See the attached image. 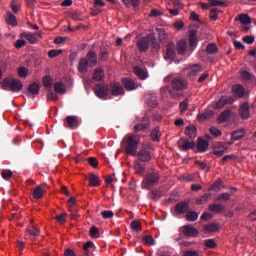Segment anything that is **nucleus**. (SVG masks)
I'll return each instance as SVG.
<instances>
[{
  "label": "nucleus",
  "instance_id": "1",
  "mask_svg": "<svg viewBox=\"0 0 256 256\" xmlns=\"http://www.w3.org/2000/svg\"><path fill=\"white\" fill-rule=\"evenodd\" d=\"M97 66V53L93 50L88 51L86 57L80 58L78 62V72L85 75L90 69Z\"/></svg>",
  "mask_w": 256,
  "mask_h": 256
},
{
  "label": "nucleus",
  "instance_id": "2",
  "mask_svg": "<svg viewBox=\"0 0 256 256\" xmlns=\"http://www.w3.org/2000/svg\"><path fill=\"white\" fill-rule=\"evenodd\" d=\"M189 87V82L182 77H175L171 81L170 96L172 99L181 97V91H185Z\"/></svg>",
  "mask_w": 256,
  "mask_h": 256
},
{
  "label": "nucleus",
  "instance_id": "3",
  "mask_svg": "<svg viewBox=\"0 0 256 256\" xmlns=\"http://www.w3.org/2000/svg\"><path fill=\"white\" fill-rule=\"evenodd\" d=\"M0 87L3 91H11L12 93H19L23 91V82L17 78H4L0 82Z\"/></svg>",
  "mask_w": 256,
  "mask_h": 256
},
{
  "label": "nucleus",
  "instance_id": "4",
  "mask_svg": "<svg viewBox=\"0 0 256 256\" xmlns=\"http://www.w3.org/2000/svg\"><path fill=\"white\" fill-rule=\"evenodd\" d=\"M123 141L125 143V151L127 155H132L135 157L137 155V149L139 147V136L135 134H127Z\"/></svg>",
  "mask_w": 256,
  "mask_h": 256
},
{
  "label": "nucleus",
  "instance_id": "5",
  "mask_svg": "<svg viewBox=\"0 0 256 256\" xmlns=\"http://www.w3.org/2000/svg\"><path fill=\"white\" fill-rule=\"evenodd\" d=\"M160 179L161 174H159V171L151 170L145 175L142 181V189H151V187H155V185L159 184Z\"/></svg>",
  "mask_w": 256,
  "mask_h": 256
},
{
  "label": "nucleus",
  "instance_id": "6",
  "mask_svg": "<svg viewBox=\"0 0 256 256\" xmlns=\"http://www.w3.org/2000/svg\"><path fill=\"white\" fill-rule=\"evenodd\" d=\"M175 57H177V46L175 45V42H168L164 59L165 61H175Z\"/></svg>",
  "mask_w": 256,
  "mask_h": 256
},
{
  "label": "nucleus",
  "instance_id": "7",
  "mask_svg": "<svg viewBox=\"0 0 256 256\" xmlns=\"http://www.w3.org/2000/svg\"><path fill=\"white\" fill-rule=\"evenodd\" d=\"M94 93L98 99H107V97H109V85L96 84L94 87Z\"/></svg>",
  "mask_w": 256,
  "mask_h": 256
},
{
  "label": "nucleus",
  "instance_id": "8",
  "mask_svg": "<svg viewBox=\"0 0 256 256\" xmlns=\"http://www.w3.org/2000/svg\"><path fill=\"white\" fill-rule=\"evenodd\" d=\"M108 89L113 97H121L125 95V88L119 82H111Z\"/></svg>",
  "mask_w": 256,
  "mask_h": 256
},
{
  "label": "nucleus",
  "instance_id": "9",
  "mask_svg": "<svg viewBox=\"0 0 256 256\" xmlns=\"http://www.w3.org/2000/svg\"><path fill=\"white\" fill-rule=\"evenodd\" d=\"M180 233L184 235V237L195 238L199 236V230L193 227L192 225H184L180 227Z\"/></svg>",
  "mask_w": 256,
  "mask_h": 256
},
{
  "label": "nucleus",
  "instance_id": "10",
  "mask_svg": "<svg viewBox=\"0 0 256 256\" xmlns=\"http://www.w3.org/2000/svg\"><path fill=\"white\" fill-rule=\"evenodd\" d=\"M151 120L148 115H145L141 118L140 122L134 126L135 133H139V131H145V129H149V125Z\"/></svg>",
  "mask_w": 256,
  "mask_h": 256
},
{
  "label": "nucleus",
  "instance_id": "11",
  "mask_svg": "<svg viewBox=\"0 0 256 256\" xmlns=\"http://www.w3.org/2000/svg\"><path fill=\"white\" fill-rule=\"evenodd\" d=\"M178 145L181 151H189V149H195L196 147V144L193 141H189V139L185 137L180 138Z\"/></svg>",
  "mask_w": 256,
  "mask_h": 256
},
{
  "label": "nucleus",
  "instance_id": "12",
  "mask_svg": "<svg viewBox=\"0 0 256 256\" xmlns=\"http://www.w3.org/2000/svg\"><path fill=\"white\" fill-rule=\"evenodd\" d=\"M213 149V155H216L217 157H223L229 147L223 142H217L216 144H214Z\"/></svg>",
  "mask_w": 256,
  "mask_h": 256
},
{
  "label": "nucleus",
  "instance_id": "13",
  "mask_svg": "<svg viewBox=\"0 0 256 256\" xmlns=\"http://www.w3.org/2000/svg\"><path fill=\"white\" fill-rule=\"evenodd\" d=\"M137 49L141 53H147L149 51V36L142 37L137 41Z\"/></svg>",
  "mask_w": 256,
  "mask_h": 256
},
{
  "label": "nucleus",
  "instance_id": "14",
  "mask_svg": "<svg viewBox=\"0 0 256 256\" xmlns=\"http://www.w3.org/2000/svg\"><path fill=\"white\" fill-rule=\"evenodd\" d=\"M64 127L77 129V127H79V118H77V116H67L66 121L64 122Z\"/></svg>",
  "mask_w": 256,
  "mask_h": 256
},
{
  "label": "nucleus",
  "instance_id": "15",
  "mask_svg": "<svg viewBox=\"0 0 256 256\" xmlns=\"http://www.w3.org/2000/svg\"><path fill=\"white\" fill-rule=\"evenodd\" d=\"M136 155L142 163H149L151 161V152H149L146 148H142Z\"/></svg>",
  "mask_w": 256,
  "mask_h": 256
},
{
  "label": "nucleus",
  "instance_id": "16",
  "mask_svg": "<svg viewBox=\"0 0 256 256\" xmlns=\"http://www.w3.org/2000/svg\"><path fill=\"white\" fill-rule=\"evenodd\" d=\"M133 73L140 79L141 81H145L149 77V73L147 69H143L139 66H133Z\"/></svg>",
  "mask_w": 256,
  "mask_h": 256
},
{
  "label": "nucleus",
  "instance_id": "17",
  "mask_svg": "<svg viewBox=\"0 0 256 256\" xmlns=\"http://www.w3.org/2000/svg\"><path fill=\"white\" fill-rule=\"evenodd\" d=\"M122 84L124 85L126 91H135V89L139 87L137 83L133 81V79L127 77L122 78Z\"/></svg>",
  "mask_w": 256,
  "mask_h": 256
},
{
  "label": "nucleus",
  "instance_id": "18",
  "mask_svg": "<svg viewBox=\"0 0 256 256\" xmlns=\"http://www.w3.org/2000/svg\"><path fill=\"white\" fill-rule=\"evenodd\" d=\"M196 149L198 153H205L209 149V142L203 138L197 139Z\"/></svg>",
  "mask_w": 256,
  "mask_h": 256
},
{
  "label": "nucleus",
  "instance_id": "19",
  "mask_svg": "<svg viewBox=\"0 0 256 256\" xmlns=\"http://www.w3.org/2000/svg\"><path fill=\"white\" fill-rule=\"evenodd\" d=\"M233 191H237V188H232L231 193H221L219 194L214 201L218 202V203H227V201H229L231 199V195H233Z\"/></svg>",
  "mask_w": 256,
  "mask_h": 256
},
{
  "label": "nucleus",
  "instance_id": "20",
  "mask_svg": "<svg viewBox=\"0 0 256 256\" xmlns=\"http://www.w3.org/2000/svg\"><path fill=\"white\" fill-rule=\"evenodd\" d=\"M176 51L178 55H181V56L185 55V53H187V40L180 39L177 42Z\"/></svg>",
  "mask_w": 256,
  "mask_h": 256
},
{
  "label": "nucleus",
  "instance_id": "21",
  "mask_svg": "<svg viewBox=\"0 0 256 256\" xmlns=\"http://www.w3.org/2000/svg\"><path fill=\"white\" fill-rule=\"evenodd\" d=\"M232 93L236 99H241L245 95V88L241 84H236L232 86Z\"/></svg>",
  "mask_w": 256,
  "mask_h": 256
},
{
  "label": "nucleus",
  "instance_id": "22",
  "mask_svg": "<svg viewBox=\"0 0 256 256\" xmlns=\"http://www.w3.org/2000/svg\"><path fill=\"white\" fill-rule=\"evenodd\" d=\"M175 211L178 215H183L189 211V202H180L176 204Z\"/></svg>",
  "mask_w": 256,
  "mask_h": 256
},
{
  "label": "nucleus",
  "instance_id": "23",
  "mask_svg": "<svg viewBox=\"0 0 256 256\" xmlns=\"http://www.w3.org/2000/svg\"><path fill=\"white\" fill-rule=\"evenodd\" d=\"M239 115L243 119H249L251 113L249 111V103H243L239 108Z\"/></svg>",
  "mask_w": 256,
  "mask_h": 256
},
{
  "label": "nucleus",
  "instance_id": "24",
  "mask_svg": "<svg viewBox=\"0 0 256 256\" xmlns=\"http://www.w3.org/2000/svg\"><path fill=\"white\" fill-rule=\"evenodd\" d=\"M187 71L189 77H195V75H199V73L203 71V67L199 64H194L190 66V68H188Z\"/></svg>",
  "mask_w": 256,
  "mask_h": 256
},
{
  "label": "nucleus",
  "instance_id": "25",
  "mask_svg": "<svg viewBox=\"0 0 256 256\" xmlns=\"http://www.w3.org/2000/svg\"><path fill=\"white\" fill-rule=\"evenodd\" d=\"M93 81H103L105 79V71L103 68H96L92 74Z\"/></svg>",
  "mask_w": 256,
  "mask_h": 256
},
{
  "label": "nucleus",
  "instance_id": "26",
  "mask_svg": "<svg viewBox=\"0 0 256 256\" xmlns=\"http://www.w3.org/2000/svg\"><path fill=\"white\" fill-rule=\"evenodd\" d=\"M189 47H191L192 49H195V47H197V31L196 30H191L189 32Z\"/></svg>",
  "mask_w": 256,
  "mask_h": 256
},
{
  "label": "nucleus",
  "instance_id": "27",
  "mask_svg": "<svg viewBox=\"0 0 256 256\" xmlns=\"http://www.w3.org/2000/svg\"><path fill=\"white\" fill-rule=\"evenodd\" d=\"M90 187H99L101 185V178L94 173H91L88 178Z\"/></svg>",
  "mask_w": 256,
  "mask_h": 256
},
{
  "label": "nucleus",
  "instance_id": "28",
  "mask_svg": "<svg viewBox=\"0 0 256 256\" xmlns=\"http://www.w3.org/2000/svg\"><path fill=\"white\" fill-rule=\"evenodd\" d=\"M43 193H45V189H43V185H38L34 188L32 192L33 199H42Z\"/></svg>",
  "mask_w": 256,
  "mask_h": 256
},
{
  "label": "nucleus",
  "instance_id": "29",
  "mask_svg": "<svg viewBox=\"0 0 256 256\" xmlns=\"http://www.w3.org/2000/svg\"><path fill=\"white\" fill-rule=\"evenodd\" d=\"M209 211H211V213H223V211H225V206H223V204H210L208 207Z\"/></svg>",
  "mask_w": 256,
  "mask_h": 256
},
{
  "label": "nucleus",
  "instance_id": "30",
  "mask_svg": "<svg viewBox=\"0 0 256 256\" xmlns=\"http://www.w3.org/2000/svg\"><path fill=\"white\" fill-rule=\"evenodd\" d=\"M205 233H217L219 231V224L210 223L203 226Z\"/></svg>",
  "mask_w": 256,
  "mask_h": 256
},
{
  "label": "nucleus",
  "instance_id": "31",
  "mask_svg": "<svg viewBox=\"0 0 256 256\" xmlns=\"http://www.w3.org/2000/svg\"><path fill=\"white\" fill-rule=\"evenodd\" d=\"M185 135H187L189 139H195V137H197V128L194 125L186 127Z\"/></svg>",
  "mask_w": 256,
  "mask_h": 256
},
{
  "label": "nucleus",
  "instance_id": "32",
  "mask_svg": "<svg viewBox=\"0 0 256 256\" xmlns=\"http://www.w3.org/2000/svg\"><path fill=\"white\" fill-rule=\"evenodd\" d=\"M6 23L8 25H11V27H17V17L15 15H13V13L7 12Z\"/></svg>",
  "mask_w": 256,
  "mask_h": 256
},
{
  "label": "nucleus",
  "instance_id": "33",
  "mask_svg": "<svg viewBox=\"0 0 256 256\" xmlns=\"http://www.w3.org/2000/svg\"><path fill=\"white\" fill-rule=\"evenodd\" d=\"M243 137H245V129L236 130L231 134V139H233V141H239L243 139Z\"/></svg>",
  "mask_w": 256,
  "mask_h": 256
},
{
  "label": "nucleus",
  "instance_id": "34",
  "mask_svg": "<svg viewBox=\"0 0 256 256\" xmlns=\"http://www.w3.org/2000/svg\"><path fill=\"white\" fill-rule=\"evenodd\" d=\"M186 221H189L190 223H193L199 219V213L195 211H188L185 216Z\"/></svg>",
  "mask_w": 256,
  "mask_h": 256
},
{
  "label": "nucleus",
  "instance_id": "35",
  "mask_svg": "<svg viewBox=\"0 0 256 256\" xmlns=\"http://www.w3.org/2000/svg\"><path fill=\"white\" fill-rule=\"evenodd\" d=\"M231 117V110L223 111L218 117V123H225V121L229 120Z\"/></svg>",
  "mask_w": 256,
  "mask_h": 256
},
{
  "label": "nucleus",
  "instance_id": "36",
  "mask_svg": "<svg viewBox=\"0 0 256 256\" xmlns=\"http://www.w3.org/2000/svg\"><path fill=\"white\" fill-rule=\"evenodd\" d=\"M211 193H205L196 199L197 205H205L211 199Z\"/></svg>",
  "mask_w": 256,
  "mask_h": 256
},
{
  "label": "nucleus",
  "instance_id": "37",
  "mask_svg": "<svg viewBox=\"0 0 256 256\" xmlns=\"http://www.w3.org/2000/svg\"><path fill=\"white\" fill-rule=\"evenodd\" d=\"M218 51H219V48L217 47V44H215V43H210L206 47L207 55H215L216 53H218Z\"/></svg>",
  "mask_w": 256,
  "mask_h": 256
},
{
  "label": "nucleus",
  "instance_id": "38",
  "mask_svg": "<svg viewBox=\"0 0 256 256\" xmlns=\"http://www.w3.org/2000/svg\"><path fill=\"white\" fill-rule=\"evenodd\" d=\"M148 37H149V43H151L152 49H154L155 51H159L160 45L155 35H148Z\"/></svg>",
  "mask_w": 256,
  "mask_h": 256
},
{
  "label": "nucleus",
  "instance_id": "39",
  "mask_svg": "<svg viewBox=\"0 0 256 256\" xmlns=\"http://www.w3.org/2000/svg\"><path fill=\"white\" fill-rule=\"evenodd\" d=\"M39 89V84L33 82L28 86V93H31V95H39Z\"/></svg>",
  "mask_w": 256,
  "mask_h": 256
},
{
  "label": "nucleus",
  "instance_id": "40",
  "mask_svg": "<svg viewBox=\"0 0 256 256\" xmlns=\"http://www.w3.org/2000/svg\"><path fill=\"white\" fill-rule=\"evenodd\" d=\"M55 93H59L60 95H64L65 93V84L63 82H56L54 84Z\"/></svg>",
  "mask_w": 256,
  "mask_h": 256
},
{
  "label": "nucleus",
  "instance_id": "41",
  "mask_svg": "<svg viewBox=\"0 0 256 256\" xmlns=\"http://www.w3.org/2000/svg\"><path fill=\"white\" fill-rule=\"evenodd\" d=\"M26 231L29 233V235H32V237H37L41 233V231L35 225L28 226Z\"/></svg>",
  "mask_w": 256,
  "mask_h": 256
},
{
  "label": "nucleus",
  "instance_id": "42",
  "mask_svg": "<svg viewBox=\"0 0 256 256\" xmlns=\"http://www.w3.org/2000/svg\"><path fill=\"white\" fill-rule=\"evenodd\" d=\"M146 103L149 107H152V108L157 107V104H158L157 95H155V94L154 95H149L148 98H147Z\"/></svg>",
  "mask_w": 256,
  "mask_h": 256
},
{
  "label": "nucleus",
  "instance_id": "43",
  "mask_svg": "<svg viewBox=\"0 0 256 256\" xmlns=\"http://www.w3.org/2000/svg\"><path fill=\"white\" fill-rule=\"evenodd\" d=\"M130 227L132 231H136L137 233H139V231H142V225L141 222H139L138 220H134L130 223Z\"/></svg>",
  "mask_w": 256,
  "mask_h": 256
},
{
  "label": "nucleus",
  "instance_id": "44",
  "mask_svg": "<svg viewBox=\"0 0 256 256\" xmlns=\"http://www.w3.org/2000/svg\"><path fill=\"white\" fill-rule=\"evenodd\" d=\"M21 37L29 41V43H31L32 45H35V43H37V38H35V35L33 34L22 33Z\"/></svg>",
  "mask_w": 256,
  "mask_h": 256
},
{
  "label": "nucleus",
  "instance_id": "45",
  "mask_svg": "<svg viewBox=\"0 0 256 256\" xmlns=\"http://www.w3.org/2000/svg\"><path fill=\"white\" fill-rule=\"evenodd\" d=\"M210 7H227V3L219 0H208Z\"/></svg>",
  "mask_w": 256,
  "mask_h": 256
},
{
  "label": "nucleus",
  "instance_id": "46",
  "mask_svg": "<svg viewBox=\"0 0 256 256\" xmlns=\"http://www.w3.org/2000/svg\"><path fill=\"white\" fill-rule=\"evenodd\" d=\"M47 99L48 101H57L59 96H57V93L53 92L52 88H49L47 92Z\"/></svg>",
  "mask_w": 256,
  "mask_h": 256
},
{
  "label": "nucleus",
  "instance_id": "47",
  "mask_svg": "<svg viewBox=\"0 0 256 256\" xmlns=\"http://www.w3.org/2000/svg\"><path fill=\"white\" fill-rule=\"evenodd\" d=\"M239 19H240V22L242 23V25L251 24V17H249V15H247V14H240Z\"/></svg>",
  "mask_w": 256,
  "mask_h": 256
},
{
  "label": "nucleus",
  "instance_id": "48",
  "mask_svg": "<svg viewBox=\"0 0 256 256\" xmlns=\"http://www.w3.org/2000/svg\"><path fill=\"white\" fill-rule=\"evenodd\" d=\"M180 113H185L187 109H189V99H185L184 101L180 102L179 104Z\"/></svg>",
  "mask_w": 256,
  "mask_h": 256
},
{
  "label": "nucleus",
  "instance_id": "49",
  "mask_svg": "<svg viewBox=\"0 0 256 256\" xmlns=\"http://www.w3.org/2000/svg\"><path fill=\"white\" fill-rule=\"evenodd\" d=\"M90 237H92V239H99V229L96 226L90 228Z\"/></svg>",
  "mask_w": 256,
  "mask_h": 256
},
{
  "label": "nucleus",
  "instance_id": "50",
  "mask_svg": "<svg viewBox=\"0 0 256 256\" xmlns=\"http://www.w3.org/2000/svg\"><path fill=\"white\" fill-rule=\"evenodd\" d=\"M70 17L71 19H73V21H83V14L81 12H72L70 13Z\"/></svg>",
  "mask_w": 256,
  "mask_h": 256
},
{
  "label": "nucleus",
  "instance_id": "51",
  "mask_svg": "<svg viewBox=\"0 0 256 256\" xmlns=\"http://www.w3.org/2000/svg\"><path fill=\"white\" fill-rule=\"evenodd\" d=\"M221 185H223V180L221 178H218L211 187L208 188L210 191H215V189H220Z\"/></svg>",
  "mask_w": 256,
  "mask_h": 256
},
{
  "label": "nucleus",
  "instance_id": "52",
  "mask_svg": "<svg viewBox=\"0 0 256 256\" xmlns=\"http://www.w3.org/2000/svg\"><path fill=\"white\" fill-rule=\"evenodd\" d=\"M61 53H63V50L53 49L48 52V57L50 59H55V57H59V55H61Z\"/></svg>",
  "mask_w": 256,
  "mask_h": 256
},
{
  "label": "nucleus",
  "instance_id": "53",
  "mask_svg": "<svg viewBox=\"0 0 256 256\" xmlns=\"http://www.w3.org/2000/svg\"><path fill=\"white\" fill-rule=\"evenodd\" d=\"M57 223H65L67 221V212H62L61 214L55 216Z\"/></svg>",
  "mask_w": 256,
  "mask_h": 256
},
{
  "label": "nucleus",
  "instance_id": "54",
  "mask_svg": "<svg viewBox=\"0 0 256 256\" xmlns=\"http://www.w3.org/2000/svg\"><path fill=\"white\" fill-rule=\"evenodd\" d=\"M149 197L152 199V201H159V199H161V193L157 190H153L149 193Z\"/></svg>",
  "mask_w": 256,
  "mask_h": 256
},
{
  "label": "nucleus",
  "instance_id": "55",
  "mask_svg": "<svg viewBox=\"0 0 256 256\" xmlns=\"http://www.w3.org/2000/svg\"><path fill=\"white\" fill-rule=\"evenodd\" d=\"M2 179H5V181H9L13 177V172L11 170H3L1 172Z\"/></svg>",
  "mask_w": 256,
  "mask_h": 256
},
{
  "label": "nucleus",
  "instance_id": "56",
  "mask_svg": "<svg viewBox=\"0 0 256 256\" xmlns=\"http://www.w3.org/2000/svg\"><path fill=\"white\" fill-rule=\"evenodd\" d=\"M103 219H113L115 214L111 210H104L101 212Z\"/></svg>",
  "mask_w": 256,
  "mask_h": 256
},
{
  "label": "nucleus",
  "instance_id": "57",
  "mask_svg": "<svg viewBox=\"0 0 256 256\" xmlns=\"http://www.w3.org/2000/svg\"><path fill=\"white\" fill-rule=\"evenodd\" d=\"M157 31H158V35H159V41H165V39H167V37H168L165 29L159 28V29H157Z\"/></svg>",
  "mask_w": 256,
  "mask_h": 256
},
{
  "label": "nucleus",
  "instance_id": "58",
  "mask_svg": "<svg viewBox=\"0 0 256 256\" xmlns=\"http://www.w3.org/2000/svg\"><path fill=\"white\" fill-rule=\"evenodd\" d=\"M43 85L44 87H47L48 89H51L53 87V81L49 76H44L43 78Z\"/></svg>",
  "mask_w": 256,
  "mask_h": 256
},
{
  "label": "nucleus",
  "instance_id": "59",
  "mask_svg": "<svg viewBox=\"0 0 256 256\" xmlns=\"http://www.w3.org/2000/svg\"><path fill=\"white\" fill-rule=\"evenodd\" d=\"M205 246L208 249H216L217 243H215L214 239H207V240H205Z\"/></svg>",
  "mask_w": 256,
  "mask_h": 256
},
{
  "label": "nucleus",
  "instance_id": "60",
  "mask_svg": "<svg viewBox=\"0 0 256 256\" xmlns=\"http://www.w3.org/2000/svg\"><path fill=\"white\" fill-rule=\"evenodd\" d=\"M109 59V52L107 50H101L99 53V61H107Z\"/></svg>",
  "mask_w": 256,
  "mask_h": 256
},
{
  "label": "nucleus",
  "instance_id": "61",
  "mask_svg": "<svg viewBox=\"0 0 256 256\" xmlns=\"http://www.w3.org/2000/svg\"><path fill=\"white\" fill-rule=\"evenodd\" d=\"M142 241L143 243H145V245H149V246L155 245V239H153L152 236H145L142 239Z\"/></svg>",
  "mask_w": 256,
  "mask_h": 256
},
{
  "label": "nucleus",
  "instance_id": "62",
  "mask_svg": "<svg viewBox=\"0 0 256 256\" xmlns=\"http://www.w3.org/2000/svg\"><path fill=\"white\" fill-rule=\"evenodd\" d=\"M18 75L19 77H27V75H29V69L25 67L18 68Z\"/></svg>",
  "mask_w": 256,
  "mask_h": 256
},
{
  "label": "nucleus",
  "instance_id": "63",
  "mask_svg": "<svg viewBox=\"0 0 256 256\" xmlns=\"http://www.w3.org/2000/svg\"><path fill=\"white\" fill-rule=\"evenodd\" d=\"M210 133L213 135V137H221L223 135V132H221V130L217 129L216 127H211Z\"/></svg>",
  "mask_w": 256,
  "mask_h": 256
},
{
  "label": "nucleus",
  "instance_id": "64",
  "mask_svg": "<svg viewBox=\"0 0 256 256\" xmlns=\"http://www.w3.org/2000/svg\"><path fill=\"white\" fill-rule=\"evenodd\" d=\"M152 141H159V129L156 127L151 132Z\"/></svg>",
  "mask_w": 256,
  "mask_h": 256
}]
</instances>
